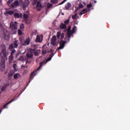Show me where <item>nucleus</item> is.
<instances>
[{
	"instance_id": "1",
	"label": "nucleus",
	"mask_w": 130,
	"mask_h": 130,
	"mask_svg": "<svg viewBox=\"0 0 130 130\" xmlns=\"http://www.w3.org/2000/svg\"><path fill=\"white\" fill-rule=\"evenodd\" d=\"M0 51H1L2 61L5 62V60L8 59V52H7V46L5 44L0 46Z\"/></svg>"
},
{
	"instance_id": "2",
	"label": "nucleus",
	"mask_w": 130,
	"mask_h": 130,
	"mask_svg": "<svg viewBox=\"0 0 130 130\" xmlns=\"http://www.w3.org/2000/svg\"><path fill=\"white\" fill-rule=\"evenodd\" d=\"M10 28L12 31V34H16L18 29V22L17 21H11L10 25Z\"/></svg>"
},
{
	"instance_id": "3",
	"label": "nucleus",
	"mask_w": 130,
	"mask_h": 130,
	"mask_svg": "<svg viewBox=\"0 0 130 130\" xmlns=\"http://www.w3.org/2000/svg\"><path fill=\"white\" fill-rule=\"evenodd\" d=\"M3 36L5 40H7V41H9V40H10V32L6 28H4L3 29Z\"/></svg>"
},
{
	"instance_id": "4",
	"label": "nucleus",
	"mask_w": 130,
	"mask_h": 130,
	"mask_svg": "<svg viewBox=\"0 0 130 130\" xmlns=\"http://www.w3.org/2000/svg\"><path fill=\"white\" fill-rule=\"evenodd\" d=\"M34 3L35 5L36 4H37L36 9L37 11L40 12V11H41V9L43 8V7L42 6V4H41V1L39 0H34Z\"/></svg>"
},
{
	"instance_id": "5",
	"label": "nucleus",
	"mask_w": 130,
	"mask_h": 130,
	"mask_svg": "<svg viewBox=\"0 0 130 130\" xmlns=\"http://www.w3.org/2000/svg\"><path fill=\"white\" fill-rule=\"evenodd\" d=\"M19 46V41L18 40H15L12 44L9 45V50H12L14 48H17Z\"/></svg>"
},
{
	"instance_id": "6",
	"label": "nucleus",
	"mask_w": 130,
	"mask_h": 130,
	"mask_svg": "<svg viewBox=\"0 0 130 130\" xmlns=\"http://www.w3.org/2000/svg\"><path fill=\"white\" fill-rule=\"evenodd\" d=\"M66 44V42L63 40H61L59 43L60 46L58 48V50H60V49H63L64 48V45Z\"/></svg>"
},
{
	"instance_id": "7",
	"label": "nucleus",
	"mask_w": 130,
	"mask_h": 130,
	"mask_svg": "<svg viewBox=\"0 0 130 130\" xmlns=\"http://www.w3.org/2000/svg\"><path fill=\"white\" fill-rule=\"evenodd\" d=\"M29 4H30V2L28 0H25L23 2L22 8L24 11H26V9L29 6Z\"/></svg>"
},
{
	"instance_id": "8",
	"label": "nucleus",
	"mask_w": 130,
	"mask_h": 130,
	"mask_svg": "<svg viewBox=\"0 0 130 130\" xmlns=\"http://www.w3.org/2000/svg\"><path fill=\"white\" fill-rule=\"evenodd\" d=\"M51 44L53 46H55V45H56V36H52L51 39Z\"/></svg>"
},
{
	"instance_id": "9",
	"label": "nucleus",
	"mask_w": 130,
	"mask_h": 130,
	"mask_svg": "<svg viewBox=\"0 0 130 130\" xmlns=\"http://www.w3.org/2000/svg\"><path fill=\"white\" fill-rule=\"evenodd\" d=\"M14 17L15 19H20V18H23V14L22 13H15L14 14Z\"/></svg>"
},
{
	"instance_id": "10",
	"label": "nucleus",
	"mask_w": 130,
	"mask_h": 130,
	"mask_svg": "<svg viewBox=\"0 0 130 130\" xmlns=\"http://www.w3.org/2000/svg\"><path fill=\"white\" fill-rule=\"evenodd\" d=\"M13 101H15V99H13L12 100H11L10 101H9V102L7 103L3 107V109H6V108H8L9 107L8 106V105H9V104H10V103H12V102H13Z\"/></svg>"
},
{
	"instance_id": "11",
	"label": "nucleus",
	"mask_w": 130,
	"mask_h": 130,
	"mask_svg": "<svg viewBox=\"0 0 130 130\" xmlns=\"http://www.w3.org/2000/svg\"><path fill=\"white\" fill-rule=\"evenodd\" d=\"M18 6H19V1L16 0L11 4V8H14L15 7H18Z\"/></svg>"
},
{
	"instance_id": "12",
	"label": "nucleus",
	"mask_w": 130,
	"mask_h": 130,
	"mask_svg": "<svg viewBox=\"0 0 130 130\" xmlns=\"http://www.w3.org/2000/svg\"><path fill=\"white\" fill-rule=\"evenodd\" d=\"M60 28L62 30H64V29L67 28V24L61 23L60 25Z\"/></svg>"
},
{
	"instance_id": "13",
	"label": "nucleus",
	"mask_w": 130,
	"mask_h": 130,
	"mask_svg": "<svg viewBox=\"0 0 130 130\" xmlns=\"http://www.w3.org/2000/svg\"><path fill=\"white\" fill-rule=\"evenodd\" d=\"M14 13L15 12H14V11H9L5 13V16H8V15H14Z\"/></svg>"
},
{
	"instance_id": "14",
	"label": "nucleus",
	"mask_w": 130,
	"mask_h": 130,
	"mask_svg": "<svg viewBox=\"0 0 130 130\" xmlns=\"http://www.w3.org/2000/svg\"><path fill=\"white\" fill-rule=\"evenodd\" d=\"M26 55L27 58H29V59L33 58V54L32 53H30L28 52L26 53Z\"/></svg>"
},
{
	"instance_id": "15",
	"label": "nucleus",
	"mask_w": 130,
	"mask_h": 130,
	"mask_svg": "<svg viewBox=\"0 0 130 130\" xmlns=\"http://www.w3.org/2000/svg\"><path fill=\"white\" fill-rule=\"evenodd\" d=\"M5 63H6V60H5L4 62H3L2 61V60H1V69H2V70H5V69H6V67H5Z\"/></svg>"
},
{
	"instance_id": "16",
	"label": "nucleus",
	"mask_w": 130,
	"mask_h": 130,
	"mask_svg": "<svg viewBox=\"0 0 130 130\" xmlns=\"http://www.w3.org/2000/svg\"><path fill=\"white\" fill-rule=\"evenodd\" d=\"M29 45L30 44V38H27L25 41V44L24 45Z\"/></svg>"
},
{
	"instance_id": "17",
	"label": "nucleus",
	"mask_w": 130,
	"mask_h": 130,
	"mask_svg": "<svg viewBox=\"0 0 130 130\" xmlns=\"http://www.w3.org/2000/svg\"><path fill=\"white\" fill-rule=\"evenodd\" d=\"M71 7H72V4H71V3H68L66 6H65V8L66 10H69V9H70V8H71Z\"/></svg>"
},
{
	"instance_id": "18",
	"label": "nucleus",
	"mask_w": 130,
	"mask_h": 130,
	"mask_svg": "<svg viewBox=\"0 0 130 130\" xmlns=\"http://www.w3.org/2000/svg\"><path fill=\"white\" fill-rule=\"evenodd\" d=\"M14 78L16 80L18 79V78H21V75L19 73H16L14 75Z\"/></svg>"
},
{
	"instance_id": "19",
	"label": "nucleus",
	"mask_w": 130,
	"mask_h": 130,
	"mask_svg": "<svg viewBox=\"0 0 130 130\" xmlns=\"http://www.w3.org/2000/svg\"><path fill=\"white\" fill-rule=\"evenodd\" d=\"M53 55H54V54H51L50 55V57L48 58V59L46 60V62H47V61H50V60H51V59L52 58V57H53Z\"/></svg>"
},
{
	"instance_id": "20",
	"label": "nucleus",
	"mask_w": 130,
	"mask_h": 130,
	"mask_svg": "<svg viewBox=\"0 0 130 130\" xmlns=\"http://www.w3.org/2000/svg\"><path fill=\"white\" fill-rule=\"evenodd\" d=\"M14 58V55H12V54H10V56H9V62H12L13 61V59Z\"/></svg>"
},
{
	"instance_id": "21",
	"label": "nucleus",
	"mask_w": 130,
	"mask_h": 130,
	"mask_svg": "<svg viewBox=\"0 0 130 130\" xmlns=\"http://www.w3.org/2000/svg\"><path fill=\"white\" fill-rule=\"evenodd\" d=\"M42 66H43V62H41L40 63V66L39 67V68L37 69V71H39V70H40V69H41V67H42Z\"/></svg>"
},
{
	"instance_id": "22",
	"label": "nucleus",
	"mask_w": 130,
	"mask_h": 130,
	"mask_svg": "<svg viewBox=\"0 0 130 130\" xmlns=\"http://www.w3.org/2000/svg\"><path fill=\"white\" fill-rule=\"evenodd\" d=\"M14 75V73L10 72L8 74V78H11V77H13V75Z\"/></svg>"
},
{
	"instance_id": "23",
	"label": "nucleus",
	"mask_w": 130,
	"mask_h": 130,
	"mask_svg": "<svg viewBox=\"0 0 130 130\" xmlns=\"http://www.w3.org/2000/svg\"><path fill=\"white\" fill-rule=\"evenodd\" d=\"M61 35V32L60 31H58L57 32V38H58V39H59V38L60 37Z\"/></svg>"
},
{
	"instance_id": "24",
	"label": "nucleus",
	"mask_w": 130,
	"mask_h": 130,
	"mask_svg": "<svg viewBox=\"0 0 130 130\" xmlns=\"http://www.w3.org/2000/svg\"><path fill=\"white\" fill-rule=\"evenodd\" d=\"M85 13H87V10H86V9H84L80 12V15H84Z\"/></svg>"
},
{
	"instance_id": "25",
	"label": "nucleus",
	"mask_w": 130,
	"mask_h": 130,
	"mask_svg": "<svg viewBox=\"0 0 130 130\" xmlns=\"http://www.w3.org/2000/svg\"><path fill=\"white\" fill-rule=\"evenodd\" d=\"M51 2L52 3V4H57V3H58V0H51Z\"/></svg>"
},
{
	"instance_id": "26",
	"label": "nucleus",
	"mask_w": 130,
	"mask_h": 130,
	"mask_svg": "<svg viewBox=\"0 0 130 130\" xmlns=\"http://www.w3.org/2000/svg\"><path fill=\"white\" fill-rule=\"evenodd\" d=\"M7 86H9V84H6L4 87L2 88V91L4 92V91H6V88H7Z\"/></svg>"
},
{
	"instance_id": "27",
	"label": "nucleus",
	"mask_w": 130,
	"mask_h": 130,
	"mask_svg": "<svg viewBox=\"0 0 130 130\" xmlns=\"http://www.w3.org/2000/svg\"><path fill=\"white\" fill-rule=\"evenodd\" d=\"M31 47L32 48H36L37 49V48H38V45H37V44L32 45H31Z\"/></svg>"
},
{
	"instance_id": "28",
	"label": "nucleus",
	"mask_w": 130,
	"mask_h": 130,
	"mask_svg": "<svg viewBox=\"0 0 130 130\" xmlns=\"http://www.w3.org/2000/svg\"><path fill=\"white\" fill-rule=\"evenodd\" d=\"M28 53H31L32 54H33V53H34V51H33V49L32 48H29L28 49Z\"/></svg>"
},
{
	"instance_id": "29",
	"label": "nucleus",
	"mask_w": 130,
	"mask_h": 130,
	"mask_svg": "<svg viewBox=\"0 0 130 130\" xmlns=\"http://www.w3.org/2000/svg\"><path fill=\"white\" fill-rule=\"evenodd\" d=\"M23 18H24L25 21H26V20H27V19H28V15H27L26 14H23Z\"/></svg>"
},
{
	"instance_id": "30",
	"label": "nucleus",
	"mask_w": 130,
	"mask_h": 130,
	"mask_svg": "<svg viewBox=\"0 0 130 130\" xmlns=\"http://www.w3.org/2000/svg\"><path fill=\"white\" fill-rule=\"evenodd\" d=\"M36 42H40V37L38 35L37 36Z\"/></svg>"
},
{
	"instance_id": "31",
	"label": "nucleus",
	"mask_w": 130,
	"mask_h": 130,
	"mask_svg": "<svg viewBox=\"0 0 130 130\" xmlns=\"http://www.w3.org/2000/svg\"><path fill=\"white\" fill-rule=\"evenodd\" d=\"M52 6H53V5H52L50 3H48L47 4V8L48 9H50V8H51V7H52Z\"/></svg>"
},
{
	"instance_id": "32",
	"label": "nucleus",
	"mask_w": 130,
	"mask_h": 130,
	"mask_svg": "<svg viewBox=\"0 0 130 130\" xmlns=\"http://www.w3.org/2000/svg\"><path fill=\"white\" fill-rule=\"evenodd\" d=\"M77 16H78L77 14H75L74 15H73L72 19H73V20H76V19H77Z\"/></svg>"
},
{
	"instance_id": "33",
	"label": "nucleus",
	"mask_w": 130,
	"mask_h": 130,
	"mask_svg": "<svg viewBox=\"0 0 130 130\" xmlns=\"http://www.w3.org/2000/svg\"><path fill=\"white\" fill-rule=\"evenodd\" d=\"M20 29H24L25 28V25H24L23 23H21L20 25Z\"/></svg>"
},
{
	"instance_id": "34",
	"label": "nucleus",
	"mask_w": 130,
	"mask_h": 130,
	"mask_svg": "<svg viewBox=\"0 0 130 130\" xmlns=\"http://www.w3.org/2000/svg\"><path fill=\"white\" fill-rule=\"evenodd\" d=\"M19 35H23V31L21 29L18 30Z\"/></svg>"
},
{
	"instance_id": "35",
	"label": "nucleus",
	"mask_w": 130,
	"mask_h": 130,
	"mask_svg": "<svg viewBox=\"0 0 130 130\" xmlns=\"http://www.w3.org/2000/svg\"><path fill=\"white\" fill-rule=\"evenodd\" d=\"M19 60H21V61H24V57H23V56H20L19 57Z\"/></svg>"
},
{
	"instance_id": "36",
	"label": "nucleus",
	"mask_w": 130,
	"mask_h": 130,
	"mask_svg": "<svg viewBox=\"0 0 130 130\" xmlns=\"http://www.w3.org/2000/svg\"><path fill=\"white\" fill-rule=\"evenodd\" d=\"M65 24L68 25L70 23V19H67V20L64 21Z\"/></svg>"
},
{
	"instance_id": "37",
	"label": "nucleus",
	"mask_w": 130,
	"mask_h": 130,
	"mask_svg": "<svg viewBox=\"0 0 130 130\" xmlns=\"http://www.w3.org/2000/svg\"><path fill=\"white\" fill-rule=\"evenodd\" d=\"M64 38V33L62 32L61 34V40H62Z\"/></svg>"
},
{
	"instance_id": "38",
	"label": "nucleus",
	"mask_w": 130,
	"mask_h": 130,
	"mask_svg": "<svg viewBox=\"0 0 130 130\" xmlns=\"http://www.w3.org/2000/svg\"><path fill=\"white\" fill-rule=\"evenodd\" d=\"M76 29H77V26H74L72 29V33H75L76 31Z\"/></svg>"
},
{
	"instance_id": "39",
	"label": "nucleus",
	"mask_w": 130,
	"mask_h": 130,
	"mask_svg": "<svg viewBox=\"0 0 130 130\" xmlns=\"http://www.w3.org/2000/svg\"><path fill=\"white\" fill-rule=\"evenodd\" d=\"M46 53H47V51H46V50H43L42 51L43 55H45V54H46Z\"/></svg>"
},
{
	"instance_id": "40",
	"label": "nucleus",
	"mask_w": 130,
	"mask_h": 130,
	"mask_svg": "<svg viewBox=\"0 0 130 130\" xmlns=\"http://www.w3.org/2000/svg\"><path fill=\"white\" fill-rule=\"evenodd\" d=\"M68 32V35H72L73 34L74 32H73V31H67Z\"/></svg>"
},
{
	"instance_id": "41",
	"label": "nucleus",
	"mask_w": 130,
	"mask_h": 130,
	"mask_svg": "<svg viewBox=\"0 0 130 130\" xmlns=\"http://www.w3.org/2000/svg\"><path fill=\"white\" fill-rule=\"evenodd\" d=\"M16 52V50H15V49H14L13 50H12L11 54L14 55V53H15V52Z\"/></svg>"
},
{
	"instance_id": "42",
	"label": "nucleus",
	"mask_w": 130,
	"mask_h": 130,
	"mask_svg": "<svg viewBox=\"0 0 130 130\" xmlns=\"http://www.w3.org/2000/svg\"><path fill=\"white\" fill-rule=\"evenodd\" d=\"M66 0H63L60 3H59L58 4V6H60V5H63V4H64V3H66Z\"/></svg>"
},
{
	"instance_id": "43",
	"label": "nucleus",
	"mask_w": 130,
	"mask_h": 130,
	"mask_svg": "<svg viewBox=\"0 0 130 130\" xmlns=\"http://www.w3.org/2000/svg\"><path fill=\"white\" fill-rule=\"evenodd\" d=\"M13 1H14V0H8V1L7 2L8 5H10V4H11L12 2Z\"/></svg>"
},
{
	"instance_id": "44",
	"label": "nucleus",
	"mask_w": 130,
	"mask_h": 130,
	"mask_svg": "<svg viewBox=\"0 0 130 130\" xmlns=\"http://www.w3.org/2000/svg\"><path fill=\"white\" fill-rule=\"evenodd\" d=\"M48 52L50 53H52V54H53V49H52L49 50V51Z\"/></svg>"
},
{
	"instance_id": "45",
	"label": "nucleus",
	"mask_w": 130,
	"mask_h": 130,
	"mask_svg": "<svg viewBox=\"0 0 130 130\" xmlns=\"http://www.w3.org/2000/svg\"><path fill=\"white\" fill-rule=\"evenodd\" d=\"M34 53V55H35V56H38L39 54H38V52L37 51L35 52Z\"/></svg>"
},
{
	"instance_id": "46",
	"label": "nucleus",
	"mask_w": 130,
	"mask_h": 130,
	"mask_svg": "<svg viewBox=\"0 0 130 130\" xmlns=\"http://www.w3.org/2000/svg\"><path fill=\"white\" fill-rule=\"evenodd\" d=\"M16 67H17V64H13V67L14 68L15 71H17V70H16Z\"/></svg>"
},
{
	"instance_id": "47",
	"label": "nucleus",
	"mask_w": 130,
	"mask_h": 130,
	"mask_svg": "<svg viewBox=\"0 0 130 130\" xmlns=\"http://www.w3.org/2000/svg\"><path fill=\"white\" fill-rule=\"evenodd\" d=\"M92 4H89L87 6V8H91Z\"/></svg>"
},
{
	"instance_id": "48",
	"label": "nucleus",
	"mask_w": 130,
	"mask_h": 130,
	"mask_svg": "<svg viewBox=\"0 0 130 130\" xmlns=\"http://www.w3.org/2000/svg\"><path fill=\"white\" fill-rule=\"evenodd\" d=\"M71 27L69 26L68 30H67V32H69L70 31H72V30H71Z\"/></svg>"
},
{
	"instance_id": "49",
	"label": "nucleus",
	"mask_w": 130,
	"mask_h": 130,
	"mask_svg": "<svg viewBox=\"0 0 130 130\" xmlns=\"http://www.w3.org/2000/svg\"><path fill=\"white\" fill-rule=\"evenodd\" d=\"M33 75H34V72L31 73L30 75V78H32V76H33Z\"/></svg>"
},
{
	"instance_id": "50",
	"label": "nucleus",
	"mask_w": 130,
	"mask_h": 130,
	"mask_svg": "<svg viewBox=\"0 0 130 130\" xmlns=\"http://www.w3.org/2000/svg\"><path fill=\"white\" fill-rule=\"evenodd\" d=\"M37 49H36V48L32 49V51H34V52H36Z\"/></svg>"
},
{
	"instance_id": "51",
	"label": "nucleus",
	"mask_w": 130,
	"mask_h": 130,
	"mask_svg": "<svg viewBox=\"0 0 130 130\" xmlns=\"http://www.w3.org/2000/svg\"><path fill=\"white\" fill-rule=\"evenodd\" d=\"M79 7H80V8L81 9H82V8H83V7H84V5H81V6H80Z\"/></svg>"
},
{
	"instance_id": "52",
	"label": "nucleus",
	"mask_w": 130,
	"mask_h": 130,
	"mask_svg": "<svg viewBox=\"0 0 130 130\" xmlns=\"http://www.w3.org/2000/svg\"><path fill=\"white\" fill-rule=\"evenodd\" d=\"M68 35V38H71L72 35Z\"/></svg>"
},
{
	"instance_id": "53",
	"label": "nucleus",
	"mask_w": 130,
	"mask_h": 130,
	"mask_svg": "<svg viewBox=\"0 0 130 130\" xmlns=\"http://www.w3.org/2000/svg\"><path fill=\"white\" fill-rule=\"evenodd\" d=\"M77 11H78V10H77V9L75 10V11H74V13H77Z\"/></svg>"
},
{
	"instance_id": "54",
	"label": "nucleus",
	"mask_w": 130,
	"mask_h": 130,
	"mask_svg": "<svg viewBox=\"0 0 130 130\" xmlns=\"http://www.w3.org/2000/svg\"><path fill=\"white\" fill-rule=\"evenodd\" d=\"M2 111H3L2 110H0V114L2 113Z\"/></svg>"
},
{
	"instance_id": "55",
	"label": "nucleus",
	"mask_w": 130,
	"mask_h": 130,
	"mask_svg": "<svg viewBox=\"0 0 130 130\" xmlns=\"http://www.w3.org/2000/svg\"><path fill=\"white\" fill-rule=\"evenodd\" d=\"M97 3V1H94V4H96Z\"/></svg>"
},
{
	"instance_id": "56",
	"label": "nucleus",
	"mask_w": 130,
	"mask_h": 130,
	"mask_svg": "<svg viewBox=\"0 0 130 130\" xmlns=\"http://www.w3.org/2000/svg\"><path fill=\"white\" fill-rule=\"evenodd\" d=\"M67 1H68V0H65V1H66V2H67Z\"/></svg>"
},
{
	"instance_id": "57",
	"label": "nucleus",
	"mask_w": 130,
	"mask_h": 130,
	"mask_svg": "<svg viewBox=\"0 0 130 130\" xmlns=\"http://www.w3.org/2000/svg\"><path fill=\"white\" fill-rule=\"evenodd\" d=\"M62 15H63V13H62Z\"/></svg>"
},
{
	"instance_id": "58",
	"label": "nucleus",
	"mask_w": 130,
	"mask_h": 130,
	"mask_svg": "<svg viewBox=\"0 0 130 130\" xmlns=\"http://www.w3.org/2000/svg\"><path fill=\"white\" fill-rule=\"evenodd\" d=\"M2 93V92H0V93Z\"/></svg>"
},
{
	"instance_id": "59",
	"label": "nucleus",
	"mask_w": 130,
	"mask_h": 130,
	"mask_svg": "<svg viewBox=\"0 0 130 130\" xmlns=\"http://www.w3.org/2000/svg\"><path fill=\"white\" fill-rule=\"evenodd\" d=\"M65 31H67L66 29L65 30Z\"/></svg>"
}]
</instances>
